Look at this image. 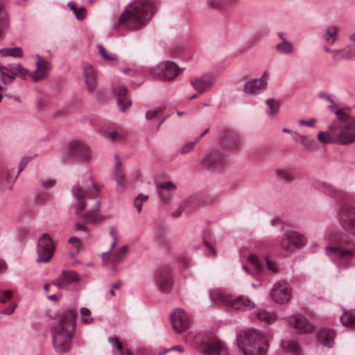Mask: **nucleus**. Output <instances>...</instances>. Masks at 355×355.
Here are the masks:
<instances>
[{"label": "nucleus", "mask_w": 355, "mask_h": 355, "mask_svg": "<svg viewBox=\"0 0 355 355\" xmlns=\"http://www.w3.org/2000/svg\"><path fill=\"white\" fill-rule=\"evenodd\" d=\"M155 12V6L151 1L134 0L112 24V28L114 30L123 27L129 31H139L147 25Z\"/></svg>", "instance_id": "f257e3e1"}, {"label": "nucleus", "mask_w": 355, "mask_h": 355, "mask_svg": "<svg viewBox=\"0 0 355 355\" xmlns=\"http://www.w3.org/2000/svg\"><path fill=\"white\" fill-rule=\"evenodd\" d=\"M78 312L75 309L64 311L58 324L51 328L53 345L59 354L67 352L71 348V340L75 334Z\"/></svg>", "instance_id": "f03ea898"}, {"label": "nucleus", "mask_w": 355, "mask_h": 355, "mask_svg": "<svg viewBox=\"0 0 355 355\" xmlns=\"http://www.w3.org/2000/svg\"><path fill=\"white\" fill-rule=\"evenodd\" d=\"M236 342L244 355H265L268 349L266 338L253 329L241 331Z\"/></svg>", "instance_id": "7ed1b4c3"}, {"label": "nucleus", "mask_w": 355, "mask_h": 355, "mask_svg": "<svg viewBox=\"0 0 355 355\" xmlns=\"http://www.w3.org/2000/svg\"><path fill=\"white\" fill-rule=\"evenodd\" d=\"M329 240L334 245L325 248L326 254H334L347 262L348 266H352L349 261L355 257V243L353 241L340 232L330 234Z\"/></svg>", "instance_id": "20e7f679"}, {"label": "nucleus", "mask_w": 355, "mask_h": 355, "mask_svg": "<svg viewBox=\"0 0 355 355\" xmlns=\"http://www.w3.org/2000/svg\"><path fill=\"white\" fill-rule=\"evenodd\" d=\"M83 186L79 182L71 188L73 197L76 200V215L78 216L79 212L84 210L87 206L86 196L93 198L99 192L97 186L94 183L90 176H87L83 180Z\"/></svg>", "instance_id": "39448f33"}, {"label": "nucleus", "mask_w": 355, "mask_h": 355, "mask_svg": "<svg viewBox=\"0 0 355 355\" xmlns=\"http://www.w3.org/2000/svg\"><path fill=\"white\" fill-rule=\"evenodd\" d=\"M181 72L180 67L171 60H164L151 69L153 78L161 80H171Z\"/></svg>", "instance_id": "423d86ee"}, {"label": "nucleus", "mask_w": 355, "mask_h": 355, "mask_svg": "<svg viewBox=\"0 0 355 355\" xmlns=\"http://www.w3.org/2000/svg\"><path fill=\"white\" fill-rule=\"evenodd\" d=\"M201 342L200 352L205 355H228L225 343L211 334L205 335Z\"/></svg>", "instance_id": "0eeeda50"}, {"label": "nucleus", "mask_w": 355, "mask_h": 355, "mask_svg": "<svg viewBox=\"0 0 355 355\" xmlns=\"http://www.w3.org/2000/svg\"><path fill=\"white\" fill-rule=\"evenodd\" d=\"M307 242L306 237L298 232L287 230L280 241V247L288 252H294L303 248Z\"/></svg>", "instance_id": "6e6552de"}, {"label": "nucleus", "mask_w": 355, "mask_h": 355, "mask_svg": "<svg viewBox=\"0 0 355 355\" xmlns=\"http://www.w3.org/2000/svg\"><path fill=\"white\" fill-rule=\"evenodd\" d=\"M55 249V246L51 236L48 233L43 234L37 241V259L36 262H49L53 255Z\"/></svg>", "instance_id": "1a4fd4ad"}, {"label": "nucleus", "mask_w": 355, "mask_h": 355, "mask_svg": "<svg viewBox=\"0 0 355 355\" xmlns=\"http://www.w3.org/2000/svg\"><path fill=\"white\" fill-rule=\"evenodd\" d=\"M218 141L223 150L234 151L239 148L241 143V137L238 133L230 129H224L220 131Z\"/></svg>", "instance_id": "9d476101"}, {"label": "nucleus", "mask_w": 355, "mask_h": 355, "mask_svg": "<svg viewBox=\"0 0 355 355\" xmlns=\"http://www.w3.org/2000/svg\"><path fill=\"white\" fill-rule=\"evenodd\" d=\"M339 214V220L343 228L355 235V206L343 205Z\"/></svg>", "instance_id": "9b49d317"}, {"label": "nucleus", "mask_w": 355, "mask_h": 355, "mask_svg": "<svg viewBox=\"0 0 355 355\" xmlns=\"http://www.w3.org/2000/svg\"><path fill=\"white\" fill-rule=\"evenodd\" d=\"M171 322L174 331L180 334L190 327L191 318L184 310L178 309L171 314Z\"/></svg>", "instance_id": "f8f14e48"}, {"label": "nucleus", "mask_w": 355, "mask_h": 355, "mask_svg": "<svg viewBox=\"0 0 355 355\" xmlns=\"http://www.w3.org/2000/svg\"><path fill=\"white\" fill-rule=\"evenodd\" d=\"M216 83V76L213 73H206L199 78L191 80V85L200 93L210 91Z\"/></svg>", "instance_id": "ddd939ff"}, {"label": "nucleus", "mask_w": 355, "mask_h": 355, "mask_svg": "<svg viewBox=\"0 0 355 355\" xmlns=\"http://www.w3.org/2000/svg\"><path fill=\"white\" fill-rule=\"evenodd\" d=\"M270 296L276 303H287L291 297V288L287 283L279 282L271 290Z\"/></svg>", "instance_id": "4468645a"}, {"label": "nucleus", "mask_w": 355, "mask_h": 355, "mask_svg": "<svg viewBox=\"0 0 355 355\" xmlns=\"http://www.w3.org/2000/svg\"><path fill=\"white\" fill-rule=\"evenodd\" d=\"M155 281L162 292H170L173 286V280L169 271L165 268H159L155 273Z\"/></svg>", "instance_id": "2eb2a0df"}, {"label": "nucleus", "mask_w": 355, "mask_h": 355, "mask_svg": "<svg viewBox=\"0 0 355 355\" xmlns=\"http://www.w3.org/2000/svg\"><path fill=\"white\" fill-rule=\"evenodd\" d=\"M289 324L296 329L298 334L311 333L314 330V327L302 315L296 314L291 316Z\"/></svg>", "instance_id": "dca6fc26"}, {"label": "nucleus", "mask_w": 355, "mask_h": 355, "mask_svg": "<svg viewBox=\"0 0 355 355\" xmlns=\"http://www.w3.org/2000/svg\"><path fill=\"white\" fill-rule=\"evenodd\" d=\"M113 92L116 96V102L119 110L123 112H125L132 104L131 98L128 95V89L123 85H120L114 87Z\"/></svg>", "instance_id": "f3484780"}, {"label": "nucleus", "mask_w": 355, "mask_h": 355, "mask_svg": "<svg viewBox=\"0 0 355 355\" xmlns=\"http://www.w3.org/2000/svg\"><path fill=\"white\" fill-rule=\"evenodd\" d=\"M267 86L266 80L263 78L252 79L247 81L243 89L245 94L257 95L263 92Z\"/></svg>", "instance_id": "a211bd4d"}, {"label": "nucleus", "mask_w": 355, "mask_h": 355, "mask_svg": "<svg viewBox=\"0 0 355 355\" xmlns=\"http://www.w3.org/2000/svg\"><path fill=\"white\" fill-rule=\"evenodd\" d=\"M204 201V196L196 193L187 197L182 204L186 209V214L189 216L191 212L202 207Z\"/></svg>", "instance_id": "6ab92c4d"}, {"label": "nucleus", "mask_w": 355, "mask_h": 355, "mask_svg": "<svg viewBox=\"0 0 355 355\" xmlns=\"http://www.w3.org/2000/svg\"><path fill=\"white\" fill-rule=\"evenodd\" d=\"M201 165L210 171H220L227 164L225 157H203Z\"/></svg>", "instance_id": "aec40b11"}, {"label": "nucleus", "mask_w": 355, "mask_h": 355, "mask_svg": "<svg viewBox=\"0 0 355 355\" xmlns=\"http://www.w3.org/2000/svg\"><path fill=\"white\" fill-rule=\"evenodd\" d=\"M37 60L35 64L37 65L36 69L33 71L32 79L35 82L40 81L45 78L46 72L51 69V64L47 60L43 59L39 55H36Z\"/></svg>", "instance_id": "412c9836"}, {"label": "nucleus", "mask_w": 355, "mask_h": 355, "mask_svg": "<svg viewBox=\"0 0 355 355\" xmlns=\"http://www.w3.org/2000/svg\"><path fill=\"white\" fill-rule=\"evenodd\" d=\"M84 77L88 90L93 92L97 87V75L92 65L89 63L83 64Z\"/></svg>", "instance_id": "4be33fe9"}, {"label": "nucleus", "mask_w": 355, "mask_h": 355, "mask_svg": "<svg viewBox=\"0 0 355 355\" xmlns=\"http://www.w3.org/2000/svg\"><path fill=\"white\" fill-rule=\"evenodd\" d=\"M344 132L337 133L336 141L340 144H347L355 141V121L347 123Z\"/></svg>", "instance_id": "5701e85b"}, {"label": "nucleus", "mask_w": 355, "mask_h": 355, "mask_svg": "<svg viewBox=\"0 0 355 355\" xmlns=\"http://www.w3.org/2000/svg\"><path fill=\"white\" fill-rule=\"evenodd\" d=\"M334 113L337 116V120L334 122V125L336 128L339 130L338 133H343L345 128L348 126L345 125L348 123H353L354 121L349 114L340 109L336 110Z\"/></svg>", "instance_id": "b1692460"}, {"label": "nucleus", "mask_w": 355, "mask_h": 355, "mask_svg": "<svg viewBox=\"0 0 355 355\" xmlns=\"http://www.w3.org/2000/svg\"><path fill=\"white\" fill-rule=\"evenodd\" d=\"M335 336V331L327 328L321 329L317 334L318 340L328 347H331L334 345Z\"/></svg>", "instance_id": "393cba45"}, {"label": "nucleus", "mask_w": 355, "mask_h": 355, "mask_svg": "<svg viewBox=\"0 0 355 355\" xmlns=\"http://www.w3.org/2000/svg\"><path fill=\"white\" fill-rule=\"evenodd\" d=\"M67 151L69 155H89L88 147L78 140L70 142L67 147Z\"/></svg>", "instance_id": "a878e982"}, {"label": "nucleus", "mask_w": 355, "mask_h": 355, "mask_svg": "<svg viewBox=\"0 0 355 355\" xmlns=\"http://www.w3.org/2000/svg\"><path fill=\"white\" fill-rule=\"evenodd\" d=\"M319 189H322L323 192L327 193V195L331 196L337 200H342L346 198V193L336 189L332 185L324 183V182H319L317 186Z\"/></svg>", "instance_id": "bb28decb"}, {"label": "nucleus", "mask_w": 355, "mask_h": 355, "mask_svg": "<svg viewBox=\"0 0 355 355\" xmlns=\"http://www.w3.org/2000/svg\"><path fill=\"white\" fill-rule=\"evenodd\" d=\"M128 246L123 245L114 253H111L110 262L114 272L117 271V266L122 263L126 257L128 252Z\"/></svg>", "instance_id": "cd10ccee"}, {"label": "nucleus", "mask_w": 355, "mask_h": 355, "mask_svg": "<svg viewBox=\"0 0 355 355\" xmlns=\"http://www.w3.org/2000/svg\"><path fill=\"white\" fill-rule=\"evenodd\" d=\"M232 306L235 309L247 311L254 308V304L248 297L239 296L232 301Z\"/></svg>", "instance_id": "c85d7f7f"}, {"label": "nucleus", "mask_w": 355, "mask_h": 355, "mask_svg": "<svg viewBox=\"0 0 355 355\" xmlns=\"http://www.w3.org/2000/svg\"><path fill=\"white\" fill-rule=\"evenodd\" d=\"M31 159L28 157H24L19 164L18 169L12 168L8 171L6 178L8 182H14L17 178L19 173L25 168Z\"/></svg>", "instance_id": "c756f323"}, {"label": "nucleus", "mask_w": 355, "mask_h": 355, "mask_svg": "<svg viewBox=\"0 0 355 355\" xmlns=\"http://www.w3.org/2000/svg\"><path fill=\"white\" fill-rule=\"evenodd\" d=\"M236 0H207V6L213 9H229Z\"/></svg>", "instance_id": "7c9ffc66"}, {"label": "nucleus", "mask_w": 355, "mask_h": 355, "mask_svg": "<svg viewBox=\"0 0 355 355\" xmlns=\"http://www.w3.org/2000/svg\"><path fill=\"white\" fill-rule=\"evenodd\" d=\"M323 38L328 44H334L338 38V28L333 26H327L323 33Z\"/></svg>", "instance_id": "2f4dec72"}, {"label": "nucleus", "mask_w": 355, "mask_h": 355, "mask_svg": "<svg viewBox=\"0 0 355 355\" xmlns=\"http://www.w3.org/2000/svg\"><path fill=\"white\" fill-rule=\"evenodd\" d=\"M116 159H118L119 157H115ZM115 180L116 182V190L118 192H122L123 190L124 185L123 184V180L124 178V174L122 169L121 162L116 161L115 164V172H114Z\"/></svg>", "instance_id": "473e14b6"}, {"label": "nucleus", "mask_w": 355, "mask_h": 355, "mask_svg": "<svg viewBox=\"0 0 355 355\" xmlns=\"http://www.w3.org/2000/svg\"><path fill=\"white\" fill-rule=\"evenodd\" d=\"M276 178L278 180L290 184L294 181L293 174L287 168H278L275 170Z\"/></svg>", "instance_id": "72a5a7b5"}, {"label": "nucleus", "mask_w": 355, "mask_h": 355, "mask_svg": "<svg viewBox=\"0 0 355 355\" xmlns=\"http://www.w3.org/2000/svg\"><path fill=\"white\" fill-rule=\"evenodd\" d=\"M276 50L278 53L283 55H291L294 50V46L286 38H282V41L276 45Z\"/></svg>", "instance_id": "f704fd0d"}, {"label": "nucleus", "mask_w": 355, "mask_h": 355, "mask_svg": "<svg viewBox=\"0 0 355 355\" xmlns=\"http://www.w3.org/2000/svg\"><path fill=\"white\" fill-rule=\"evenodd\" d=\"M340 321L344 326H353L355 324V310H345L340 317Z\"/></svg>", "instance_id": "c9c22d12"}, {"label": "nucleus", "mask_w": 355, "mask_h": 355, "mask_svg": "<svg viewBox=\"0 0 355 355\" xmlns=\"http://www.w3.org/2000/svg\"><path fill=\"white\" fill-rule=\"evenodd\" d=\"M62 278L65 284L78 282L80 279L79 275L73 270H62Z\"/></svg>", "instance_id": "e433bc0d"}, {"label": "nucleus", "mask_w": 355, "mask_h": 355, "mask_svg": "<svg viewBox=\"0 0 355 355\" xmlns=\"http://www.w3.org/2000/svg\"><path fill=\"white\" fill-rule=\"evenodd\" d=\"M256 316L260 320L265 321L267 323H272L275 320V313L266 311L264 309H259L257 311Z\"/></svg>", "instance_id": "4c0bfd02"}, {"label": "nucleus", "mask_w": 355, "mask_h": 355, "mask_svg": "<svg viewBox=\"0 0 355 355\" xmlns=\"http://www.w3.org/2000/svg\"><path fill=\"white\" fill-rule=\"evenodd\" d=\"M1 80L3 84L11 83L15 78L16 75L12 71H6V67L0 66Z\"/></svg>", "instance_id": "58836bf2"}, {"label": "nucleus", "mask_w": 355, "mask_h": 355, "mask_svg": "<svg viewBox=\"0 0 355 355\" xmlns=\"http://www.w3.org/2000/svg\"><path fill=\"white\" fill-rule=\"evenodd\" d=\"M6 71H12L15 75H20L22 78L28 73V69L24 68L21 63L10 64L6 67Z\"/></svg>", "instance_id": "ea45409f"}, {"label": "nucleus", "mask_w": 355, "mask_h": 355, "mask_svg": "<svg viewBox=\"0 0 355 355\" xmlns=\"http://www.w3.org/2000/svg\"><path fill=\"white\" fill-rule=\"evenodd\" d=\"M280 346L286 352H295L298 348V343L294 340H283Z\"/></svg>", "instance_id": "a19ab883"}, {"label": "nucleus", "mask_w": 355, "mask_h": 355, "mask_svg": "<svg viewBox=\"0 0 355 355\" xmlns=\"http://www.w3.org/2000/svg\"><path fill=\"white\" fill-rule=\"evenodd\" d=\"M266 103L269 107L268 114L272 117L276 116L279 112L280 107L279 103L274 98H268L266 101Z\"/></svg>", "instance_id": "79ce46f5"}, {"label": "nucleus", "mask_w": 355, "mask_h": 355, "mask_svg": "<svg viewBox=\"0 0 355 355\" xmlns=\"http://www.w3.org/2000/svg\"><path fill=\"white\" fill-rule=\"evenodd\" d=\"M108 341L113 347H116L118 352L120 353L121 355H130V352L128 349H123L121 343L120 342L119 338L117 336H113L109 337Z\"/></svg>", "instance_id": "37998d69"}, {"label": "nucleus", "mask_w": 355, "mask_h": 355, "mask_svg": "<svg viewBox=\"0 0 355 355\" xmlns=\"http://www.w3.org/2000/svg\"><path fill=\"white\" fill-rule=\"evenodd\" d=\"M343 51L341 52L340 58L345 60H350L355 57V44H347Z\"/></svg>", "instance_id": "c03bdc74"}, {"label": "nucleus", "mask_w": 355, "mask_h": 355, "mask_svg": "<svg viewBox=\"0 0 355 355\" xmlns=\"http://www.w3.org/2000/svg\"><path fill=\"white\" fill-rule=\"evenodd\" d=\"M89 223L87 218L84 217V214L80 216L77 223L75 224V230L77 231H83L87 232L89 230L88 224Z\"/></svg>", "instance_id": "a18cd8bd"}, {"label": "nucleus", "mask_w": 355, "mask_h": 355, "mask_svg": "<svg viewBox=\"0 0 355 355\" xmlns=\"http://www.w3.org/2000/svg\"><path fill=\"white\" fill-rule=\"evenodd\" d=\"M157 189H158V190L163 189V190H166V191H175V190H176L177 187L173 182L168 181V182H166L164 183H162V184L158 185ZM158 193L161 196L162 200H164V193L160 191H158Z\"/></svg>", "instance_id": "49530a36"}, {"label": "nucleus", "mask_w": 355, "mask_h": 355, "mask_svg": "<svg viewBox=\"0 0 355 355\" xmlns=\"http://www.w3.org/2000/svg\"><path fill=\"white\" fill-rule=\"evenodd\" d=\"M149 198L148 195L144 193H139L135 199L134 205L137 211L140 213L142 210L143 203L147 201Z\"/></svg>", "instance_id": "de8ad7c7"}, {"label": "nucleus", "mask_w": 355, "mask_h": 355, "mask_svg": "<svg viewBox=\"0 0 355 355\" xmlns=\"http://www.w3.org/2000/svg\"><path fill=\"white\" fill-rule=\"evenodd\" d=\"M300 144L309 149H314L318 146V144L315 139L309 136H302Z\"/></svg>", "instance_id": "09e8293b"}, {"label": "nucleus", "mask_w": 355, "mask_h": 355, "mask_svg": "<svg viewBox=\"0 0 355 355\" xmlns=\"http://www.w3.org/2000/svg\"><path fill=\"white\" fill-rule=\"evenodd\" d=\"M84 217L87 218L89 223H98L105 219L104 216H100L97 213L92 214V212H86L84 214Z\"/></svg>", "instance_id": "8fccbe9b"}, {"label": "nucleus", "mask_w": 355, "mask_h": 355, "mask_svg": "<svg viewBox=\"0 0 355 355\" xmlns=\"http://www.w3.org/2000/svg\"><path fill=\"white\" fill-rule=\"evenodd\" d=\"M81 315V321L85 324H88L93 321V319L90 318L91 312L89 309L86 307H82L80 310Z\"/></svg>", "instance_id": "3c124183"}, {"label": "nucleus", "mask_w": 355, "mask_h": 355, "mask_svg": "<svg viewBox=\"0 0 355 355\" xmlns=\"http://www.w3.org/2000/svg\"><path fill=\"white\" fill-rule=\"evenodd\" d=\"M317 138L319 141L324 142L326 144L331 143L333 141L331 135L324 131L320 132L318 134Z\"/></svg>", "instance_id": "603ef678"}, {"label": "nucleus", "mask_w": 355, "mask_h": 355, "mask_svg": "<svg viewBox=\"0 0 355 355\" xmlns=\"http://www.w3.org/2000/svg\"><path fill=\"white\" fill-rule=\"evenodd\" d=\"M99 53L106 60H116L117 55L116 54L108 55L102 45H98Z\"/></svg>", "instance_id": "864d4df0"}, {"label": "nucleus", "mask_w": 355, "mask_h": 355, "mask_svg": "<svg viewBox=\"0 0 355 355\" xmlns=\"http://www.w3.org/2000/svg\"><path fill=\"white\" fill-rule=\"evenodd\" d=\"M163 109L161 107L154 108L153 110H149L146 113V119L147 121H151L155 117V116L162 112Z\"/></svg>", "instance_id": "5fc2aeb1"}, {"label": "nucleus", "mask_w": 355, "mask_h": 355, "mask_svg": "<svg viewBox=\"0 0 355 355\" xmlns=\"http://www.w3.org/2000/svg\"><path fill=\"white\" fill-rule=\"evenodd\" d=\"M8 55L14 58H21L22 56V51L19 47L8 48Z\"/></svg>", "instance_id": "6e6d98bb"}, {"label": "nucleus", "mask_w": 355, "mask_h": 355, "mask_svg": "<svg viewBox=\"0 0 355 355\" xmlns=\"http://www.w3.org/2000/svg\"><path fill=\"white\" fill-rule=\"evenodd\" d=\"M196 144V140L194 141H191L189 143L186 144L185 145H184L182 147L180 153L181 154H187V153H190L191 151V150L193 148Z\"/></svg>", "instance_id": "4d7b16f0"}, {"label": "nucleus", "mask_w": 355, "mask_h": 355, "mask_svg": "<svg viewBox=\"0 0 355 355\" xmlns=\"http://www.w3.org/2000/svg\"><path fill=\"white\" fill-rule=\"evenodd\" d=\"M157 242L165 248L168 243L166 234L164 232H160L157 236Z\"/></svg>", "instance_id": "13d9d810"}, {"label": "nucleus", "mask_w": 355, "mask_h": 355, "mask_svg": "<svg viewBox=\"0 0 355 355\" xmlns=\"http://www.w3.org/2000/svg\"><path fill=\"white\" fill-rule=\"evenodd\" d=\"M73 14L76 15V18L78 21H81L86 17L87 11L86 9L84 7H81L79 9H76Z\"/></svg>", "instance_id": "bf43d9fd"}, {"label": "nucleus", "mask_w": 355, "mask_h": 355, "mask_svg": "<svg viewBox=\"0 0 355 355\" xmlns=\"http://www.w3.org/2000/svg\"><path fill=\"white\" fill-rule=\"evenodd\" d=\"M55 183L56 180L53 179L40 180V184L44 189L51 188L55 184Z\"/></svg>", "instance_id": "052dcab7"}, {"label": "nucleus", "mask_w": 355, "mask_h": 355, "mask_svg": "<svg viewBox=\"0 0 355 355\" xmlns=\"http://www.w3.org/2000/svg\"><path fill=\"white\" fill-rule=\"evenodd\" d=\"M266 267L272 273H276L278 271L276 264L269 259L266 260Z\"/></svg>", "instance_id": "680f3d73"}, {"label": "nucleus", "mask_w": 355, "mask_h": 355, "mask_svg": "<svg viewBox=\"0 0 355 355\" xmlns=\"http://www.w3.org/2000/svg\"><path fill=\"white\" fill-rule=\"evenodd\" d=\"M0 293L3 295V297L0 298V302L3 304H6L8 300L12 297V293L9 291H0Z\"/></svg>", "instance_id": "e2e57ef3"}, {"label": "nucleus", "mask_w": 355, "mask_h": 355, "mask_svg": "<svg viewBox=\"0 0 355 355\" xmlns=\"http://www.w3.org/2000/svg\"><path fill=\"white\" fill-rule=\"evenodd\" d=\"M316 120L315 119H311L309 120L300 119L299 123L302 125H306L311 128H313L315 125Z\"/></svg>", "instance_id": "0e129e2a"}, {"label": "nucleus", "mask_w": 355, "mask_h": 355, "mask_svg": "<svg viewBox=\"0 0 355 355\" xmlns=\"http://www.w3.org/2000/svg\"><path fill=\"white\" fill-rule=\"evenodd\" d=\"M64 281L61 277H58L56 279L52 281L51 284L56 286L59 289H62L64 287Z\"/></svg>", "instance_id": "69168bd1"}, {"label": "nucleus", "mask_w": 355, "mask_h": 355, "mask_svg": "<svg viewBox=\"0 0 355 355\" xmlns=\"http://www.w3.org/2000/svg\"><path fill=\"white\" fill-rule=\"evenodd\" d=\"M68 242L77 249H79L81 247L80 241L76 236L70 237Z\"/></svg>", "instance_id": "338daca9"}, {"label": "nucleus", "mask_w": 355, "mask_h": 355, "mask_svg": "<svg viewBox=\"0 0 355 355\" xmlns=\"http://www.w3.org/2000/svg\"><path fill=\"white\" fill-rule=\"evenodd\" d=\"M182 211H185L186 212V209L184 208V207L183 206L182 204H181L178 209L173 211L171 215L173 218H177V217H179L181 214H182Z\"/></svg>", "instance_id": "774afa93"}]
</instances>
